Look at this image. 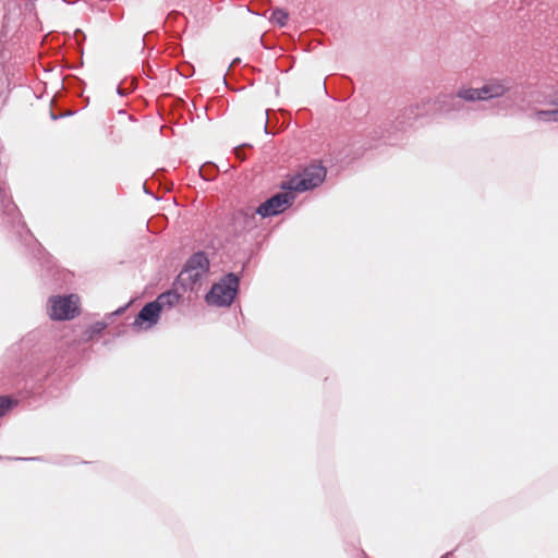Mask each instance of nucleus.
<instances>
[{"label":"nucleus","mask_w":558,"mask_h":558,"mask_svg":"<svg viewBox=\"0 0 558 558\" xmlns=\"http://www.w3.org/2000/svg\"><path fill=\"white\" fill-rule=\"evenodd\" d=\"M326 177V169L320 165H312L302 172L288 177L281 183L282 190L305 192L318 186Z\"/></svg>","instance_id":"f257e3e1"},{"label":"nucleus","mask_w":558,"mask_h":558,"mask_svg":"<svg viewBox=\"0 0 558 558\" xmlns=\"http://www.w3.org/2000/svg\"><path fill=\"white\" fill-rule=\"evenodd\" d=\"M78 314V295H54L49 299L48 315L52 320H71L75 318Z\"/></svg>","instance_id":"f03ea898"},{"label":"nucleus","mask_w":558,"mask_h":558,"mask_svg":"<svg viewBox=\"0 0 558 558\" xmlns=\"http://www.w3.org/2000/svg\"><path fill=\"white\" fill-rule=\"evenodd\" d=\"M238 286V278L233 274L228 275L223 280L213 286L206 295L207 303L216 306L230 305L236 294Z\"/></svg>","instance_id":"7ed1b4c3"},{"label":"nucleus","mask_w":558,"mask_h":558,"mask_svg":"<svg viewBox=\"0 0 558 558\" xmlns=\"http://www.w3.org/2000/svg\"><path fill=\"white\" fill-rule=\"evenodd\" d=\"M294 201V195L291 191L284 190L282 193H278L260 204L255 210L248 209L250 213H245V215L258 214L262 217H269L274 215H278L284 211L288 207L292 205Z\"/></svg>","instance_id":"20e7f679"},{"label":"nucleus","mask_w":558,"mask_h":558,"mask_svg":"<svg viewBox=\"0 0 558 558\" xmlns=\"http://www.w3.org/2000/svg\"><path fill=\"white\" fill-rule=\"evenodd\" d=\"M160 306L156 303V301L149 302L143 306V308L138 312L137 316L133 322V327L138 330H147L154 327L161 314Z\"/></svg>","instance_id":"39448f33"},{"label":"nucleus","mask_w":558,"mask_h":558,"mask_svg":"<svg viewBox=\"0 0 558 558\" xmlns=\"http://www.w3.org/2000/svg\"><path fill=\"white\" fill-rule=\"evenodd\" d=\"M209 262L205 254L196 253L186 263L181 276H186L192 282H196L208 271Z\"/></svg>","instance_id":"423d86ee"},{"label":"nucleus","mask_w":558,"mask_h":558,"mask_svg":"<svg viewBox=\"0 0 558 558\" xmlns=\"http://www.w3.org/2000/svg\"><path fill=\"white\" fill-rule=\"evenodd\" d=\"M510 90L506 80H490L482 86L483 99L489 100L505 96Z\"/></svg>","instance_id":"0eeeda50"},{"label":"nucleus","mask_w":558,"mask_h":558,"mask_svg":"<svg viewBox=\"0 0 558 558\" xmlns=\"http://www.w3.org/2000/svg\"><path fill=\"white\" fill-rule=\"evenodd\" d=\"M182 296L180 293L173 290H169L167 292L161 293L155 300L156 303L160 306L161 312L169 311L180 303Z\"/></svg>","instance_id":"6e6552de"},{"label":"nucleus","mask_w":558,"mask_h":558,"mask_svg":"<svg viewBox=\"0 0 558 558\" xmlns=\"http://www.w3.org/2000/svg\"><path fill=\"white\" fill-rule=\"evenodd\" d=\"M457 96L461 99H464L466 101H476V100H484L483 99V93L482 87L480 88H460L457 93Z\"/></svg>","instance_id":"1a4fd4ad"},{"label":"nucleus","mask_w":558,"mask_h":558,"mask_svg":"<svg viewBox=\"0 0 558 558\" xmlns=\"http://www.w3.org/2000/svg\"><path fill=\"white\" fill-rule=\"evenodd\" d=\"M251 122L258 129L264 132L267 131V124H268V116L266 110H260L257 112V114L253 118H251Z\"/></svg>","instance_id":"9d476101"},{"label":"nucleus","mask_w":558,"mask_h":558,"mask_svg":"<svg viewBox=\"0 0 558 558\" xmlns=\"http://www.w3.org/2000/svg\"><path fill=\"white\" fill-rule=\"evenodd\" d=\"M288 19L289 14L286 11L277 9L272 12L270 21L278 24L279 26H284Z\"/></svg>","instance_id":"9b49d317"},{"label":"nucleus","mask_w":558,"mask_h":558,"mask_svg":"<svg viewBox=\"0 0 558 558\" xmlns=\"http://www.w3.org/2000/svg\"><path fill=\"white\" fill-rule=\"evenodd\" d=\"M16 402L7 396L0 397V417L3 416Z\"/></svg>","instance_id":"f8f14e48"},{"label":"nucleus","mask_w":558,"mask_h":558,"mask_svg":"<svg viewBox=\"0 0 558 558\" xmlns=\"http://www.w3.org/2000/svg\"><path fill=\"white\" fill-rule=\"evenodd\" d=\"M551 110H542V111H537L535 113L536 116V119L537 120H541V121H553L551 120V114L550 113Z\"/></svg>","instance_id":"ddd939ff"},{"label":"nucleus","mask_w":558,"mask_h":558,"mask_svg":"<svg viewBox=\"0 0 558 558\" xmlns=\"http://www.w3.org/2000/svg\"><path fill=\"white\" fill-rule=\"evenodd\" d=\"M549 114H551V120L554 122H558V109L551 110Z\"/></svg>","instance_id":"4468645a"},{"label":"nucleus","mask_w":558,"mask_h":558,"mask_svg":"<svg viewBox=\"0 0 558 558\" xmlns=\"http://www.w3.org/2000/svg\"><path fill=\"white\" fill-rule=\"evenodd\" d=\"M178 14H179V13H178V12H175V11H174V12H171V13L169 14V17L177 16Z\"/></svg>","instance_id":"2eb2a0df"}]
</instances>
